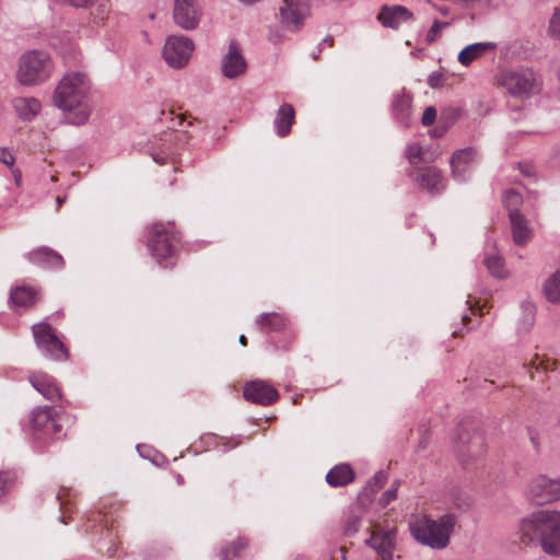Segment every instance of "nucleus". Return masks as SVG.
I'll list each match as a JSON object with an SVG mask.
<instances>
[{"instance_id":"1","label":"nucleus","mask_w":560,"mask_h":560,"mask_svg":"<svg viewBox=\"0 0 560 560\" xmlns=\"http://www.w3.org/2000/svg\"><path fill=\"white\" fill-rule=\"evenodd\" d=\"M91 81L85 72L71 71L59 81L54 92V104L63 112L73 113L72 125H83L91 114L89 94Z\"/></svg>"},{"instance_id":"2","label":"nucleus","mask_w":560,"mask_h":560,"mask_svg":"<svg viewBox=\"0 0 560 560\" xmlns=\"http://www.w3.org/2000/svg\"><path fill=\"white\" fill-rule=\"evenodd\" d=\"M521 540L540 546L545 553L560 557V512L536 511L521 520Z\"/></svg>"},{"instance_id":"3","label":"nucleus","mask_w":560,"mask_h":560,"mask_svg":"<svg viewBox=\"0 0 560 560\" xmlns=\"http://www.w3.org/2000/svg\"><path fill=\"white\" fill-rule=\"evenodd\" d=\"M455 524L454 514H445L439 520L421 516L410 523V533L419 544L432 549H443L450 542Z\"/></svg>"},{"instance_id":"4","label":"nucleus","mask_w":560,"mask_h":560,"mask_svg":"<svg viewBox=\"0 0 560 560\" xmlns=\"http://www.w3.org/2000/svg\"><path fill=\"white\" fill-rule=\"evenodd\" d=\"M55 70L50 55L33 49L23 52L18 60L16 80L23 86H37L50 79Z\"/></svg>"},{"instance_id":"5","label":"nucleus","mask_w":560,"mask_h":560,"mask_svg":"<svg viewBox=\"0 0 560 560\" xmlns=\"http://www.w3.org/2000/svg\"><path fill=\"white\" fill-rule=\"evenodd\" d=\"M500 85L513 97L525 100L541 90V78L532 68L517 67L501 73Z\"/></svg>"},{"instance_id":"6","label":"nucleus","mask_w":560,"mask_h":560,"mask_svg":"<svg viewBox=\"0 0 560 560\" xmlns=\"http://www.w3.org/2000/svg\"><path fill=\"white\" fill-rule=\"evenodd\" d=\"M454 451L463 465L478 459L486 453L483 433L466 422L460 423L454 436Z\"/></svg>"},{"instance_id":"7","label":"nucleus","mask_w":560,"mask_h":560,"mask_svg":"<svg viewBox=\"0 0 560 560\" xmlns=\"http://www.w3.org/2000/svg\"><path fill=\"white\" fill-rule=\"evenodd\" d=\"M32 331L36 346L44 357L54 361L68 359L69 353L67 348L49 324H35L32 327Z\"/></svg>"},{"instance_id":"8","label":"nucleus","mask_w":560,"mask_h":560,"mask_svg":"<svg viewBox=\"0 0 560 560\" xmlns=\"http://www.w3.org/2000/svg\"><path fill=\"white\" fill-rule=\"evenodd\" d=\"M178 241L179 238L173 231L171 223H167V225L162 223H154L152 225L150 248L152 256L158 261L171 257L175 252V246Z\"/></svg>"},{"instance_id":"9","label":"nucleus","mask_w":560,"mask_h":560,"mask_svg":"<svg viewBox=\"0 0 560 560\" xmlns=\"http://www.w3.org/2000/svg\"><path fill=\"white\" fill-rule=\"evenodd\" d=\"M194 48L192 40L186 36H168L163 47L164 60L170 67L180 69L188 63Z\"/></svg>"},{"instance_id":"10","label":"nucleus","mask_w":560,"mask_h":560,"mask_svg":"<svg viewBox=\"0 0 560 560\" xmlns=\"http://www.w3.org/2000/svg\"><path fill=\"white\" fill-rule=\"evenodd\" d=\"M202 8L197 0H174L173 21L184 31H194L202 19Z\"/></svg>"},{"instance_id":"11","label":"nucleus","mask_w":560,"mask_h":560,"mask_svg":"<svg viewBox=\"0 0 560 560\" xmlns=\"http://www.w3.org/2000/svg\"><path fill=\"white\" fill-rule=\"evenodd\" d=\"M31 425L36 439L54 438L61 432L52 407H37L31 413Z\"/></svg>"},{"instance_id":"12","label":"nucleus","mask_w":560,"mask_h":560,"mask_svg":"<svg viewBox=\"0 0 560 560\" xmlns=\"http://www.w3.org/2000/svg\"><path fill=\"white\" fill-rule=\"evenodd\" d=\"M279 11L282 24L290 31H298L310 14V1L283 0Z\"/></svg>"},{"instance_id":"13","label":"nucleus","mask_w":560,"mask_h":560,"mask_svg":"<svg viewBox=\"0 0 560 560\" xmlns=\"http://www.w3.org/2000/svg\"><path fill=\"white\" fill-rule=\"evenodd\" d=\"M478 152L474 148L457 150L451 158L452 176L458 183L469 179L475 165L478 163Z\"/></svg>"},{"instance_id":"14","label":"nucleus","mask_w":560,"mask_h":560,"mask_svg":"<svg viewBox=\"0 0 560 560\" xmlns=\"http://www.w3.org/2000/svg\"><path fill=\"white\" fill-rule=\"evenodd\" d=\"M243 396L253 404L268 406L278 400L279 393L267 381L255 380L245 384Z\"/></svg>"},{"instance_id":"15","label":"nucleus","mask_w":560,"mask_h":560,"mask_svg":"<svg viewBox=\"0 0 560 560\" xmlns=\"http://www.w3.org/2000/svg\"><path fill=\"white\" fill-rule=\"evenodd\" d=\"M247 62L241 51L238 44L232 40L229 44L226 54L221 60V70L225 78L235 79L245 73Z\"/></svg>"},{"instance_id":"16","label":"nucleus","mask_w":560,"mask_h":560,"mask_svg":"<svg viewBox=\"0 0 560 560\" xmlns=\"http://www.w3.org/2000/svg\"><path fill=\"white\" fill-rule=\"evenodd\" d=\"M556 479L538 476L528 485V495L537 504H545L555 500H559Z\"/></svg>"},{"instance_id":"17","label":"nucleus","mask_w":560,"mask_h":560,"mask_svg":"<svg viewBox=\"0 0 560 560\" xmlns=\"http://www.w3.org/2000/svg\"><path fill=\"white\" fill-rule=\"evenodd\" d=\"M409 175L415 183L429 192H441L445 189V179L436 167H419Z\"/></svg>"},{"instance_id":"18","label":"nucleus","mask_w":560,"mask_h":560,"mask_svg":"<svg viewBox=\"0 0 560 560\" xmlns=\"http://www.w3.org/2000/svg\"><path fill=\"white\" fill-rule=\"evenodd\" d=\"M390 112L393 118L402 127L407 128L411 125L412 96L406 91V89L393 94Z\"/></svg>"},{"instance_id":"19","label":"nucleus","mask_w":560,"mask_h":560,"mask_svg":"<svg viewBox=\"0 0 560 560\" xmlns=\"http://www.w3.org/2000/svg\"><path fill=\"white\" fill-rule=\"evenodd\" d=\"M412 12L402 5L382 7L377 20L385 27L398 28L402 23L411 20Z\"/></svg>"},{"instance_id":"20","label":"nucleus","mask_w":560,"mask_h":560,"mask_svg":"<svg viewBox=\"0 0 560 560\" xmlns=\"http://www.w3.org/2000/svg\"><path fill=\"white\" fill-rule=\"evenodd\" d=\"M27 258L32 264L45 269H60L65 265L62 256L47 246L30 252Z\"/></svg>"},{"instance_id":"21","label":"nucleus","mask_w":560,"mask_h":560,"mask_svg":"<svg viewBox=\"0 0 560 560\" xmlns=\"http://www.w3.org/2000/svg\"><path fill=\"white\" fill-rule=\"evenodd\" d=\"M32 386L47 400L52 402L60 399V389L52 376L46 373H33L30 375Z\"/></svg>"},{"instance_id":"22","label":"nucleus","mask_w":560,"mask_h":560,"mask_svg":"<svg viewBox=\"0 0 560 560\" xmlns=\"http://www.w3.org/2000/svg\"><path fill=\"white\" fill-rule=\"evenodd\" d=\"M395 537L394 530L373 533L368 544L376 550L383 560H392Z\"/></svg>"},{"instance_id":"23","label":"nucleus","mask_w":560,"mask_h":560,"mask_svg":"<svg viewBox=\"0 0 560 560\" xmlns=\"http://www.w3.org/2000/svg\"><path fill=\"white\" fill-rule=\"evenodd\" d=\"M494 49H497V44L492 42L474 43L466 46L459 51L457 60L462 66L468 67L471 65L472 61L481 58L488 51Z\"/></svg>"},{"instance_id":"24","label":"nucleus","mask_w":560,"mask_h":560,"mask_svg":"<svg viewBox=\"0 0 560 560\" xmlns=\"http://www.w3.org/2000/svg\"><path fill=\"white\" fill-rule=\"evenodd\" d=\"M13 107L22 120L30 121L40 112L42 104L35 97H15L13 100Z\"/></svg>"},{"instance_id":"25","label":"nucleus","mask_w":560,"mask_h":560,"mask_svg":"<svg viewBox=\"0 0 560 560\" xmlns=\"http://www.w3.org/2000/svg\"><path fill=\"white\" fill-rule=\"evenodd\" d=\"M295 110L291 104L284 103L277 110L273 125L279 137H285L291 130L294 121Z\"/></svg>"},{"instance_id":"26","label":"nucleus","mask_w":560,"mask_h":560,"mask_svg":"<svg viewBox=\"0 0 560 560\" xmlns=\"http://www.w3.org/2000/svg\"><path fill=\"white\" fill-rule=\"evenodd\" d=\"M510 221L512 226L513 241L516 245L525 244L529 238L532 231L527 221L520 211H511Z\"/></svg>"},{"instance_id":"27","label":"nucleus","mask_w":560,"mask_h":560,"mask_svg":"<svg viewBox=\"0 0 560 560\" xmlns=\"http://www.w3.org/2000/svg\"><path fill=\"white\" fill-rule=\"evenodd\" d=\"M354 480V471L348 464L332 467L326 475V481L331 487H343Z\"/></svg>"},{"instance_id":"28","label":"nucleus","mask_w":560,"mask_h":560,"mask_svg":"<svg viewBox=\"0 0 560 560\" xmlns=\"http://www.w3.org/2000/svg\"><path fill=\"white\" fill-rule=\"evenodd\" d=\"M285 324V317L279 313H264L257 319V325L266 332L280 330Z\"/></svg>"},{"instance_id":"29","label":"nucleus","mask_w":560,"mask_h":560,"mask_svg":"<svg viewBox=\"0 0 560 560\" xmlns=\"http://www.w3.org/2000/svg\"><path fill=\"white\" fill-rule=\"evenodd\" d=\"M10 300L21 307H28L36 302V291L27 287H18L11 291Z\"/></svg>"},{"instance_id":"30","label":"nucleus","mask_w":560,"mask_h":560,"mask_svg":"<svg viewBox=\"0 0 560 560\" xmlns=\"http://www.w3.org/2000/svg\"><path fill=\"white\" fill-rule=\"evenodd\" d=\"M483 264L493 277L503 279L508 276L504 260L497 253H487L483 259Z\"/></svg>"},{"instance_id":"31","label":"nucleus","mask_w":560,"mask_h":560,"mask_svg":"<svg viewBox=\"0 0 560 560\" xmlns=\"http://www.w3.org/2000/svg\"><path fill=\"white\" fill-rule=\"evenodd\" d=\"M544 293L548 301L560 304V271L555 272L546 280Z\"/></svg>"},{"instance_id":"32","label":"nucleus","mask_w":560,"mask_h":560,"mask_svg":"<svg viewBox=\"0 0 560 560\" xmlns=\"http://www.w3.org/2000/svg\"><path fill=\"white\" fill-rule=\"evenodd\" d=\"M523 317L518 320L517 331L520 334H525L529 331L535 323V305L533 303L526 302L522 304Z\"/></svg>"},{"instance_id":"33","label":"nucleus","mask_w":560,"mask_h":560,"mask_svg":"<svg viewBox=\"0 0 560 560\" xmlns=\"http://www.w3.org/2000/svg\"><path fill=\"white\" fill-rule=\"evenodd\" d=\"M247 546L244 538L234 541L230 547L223 548L220 552L221 560H233L241 555V551Z\"/></svg>"},{"instance_id":"34","label":"nucleus","mask_w":560,"mask_h":560,"mask_svg":"<svg viewBox=\"0 0 560 560\" xmlns=\"http://www.w3.org/2000/svg\"><path fill=\"white\" fill-rule=\"evenodd\" d=\"M503 203L509 210V214L511 211H518V206L522 203V196L513 190H506L503 195Z\"/></svg>"},{"instance_id":"35","label":"nucleus","mask_w":560,"mask_h":560,"mask_svg":"<svg viewBox=\"0 0 560 560\" xmlns=\"http://www.w3.org/2000/svg\"><path fill=\"white\" fill-rule=\"evenodd\" d=\"M386 481H387V475L383 470H380L368 482L366 490H371L372 493H375L376 491H378L380 489H382L384 487Z\"/></svg>"},{"instance_id":"36","label":"nucleus","mask_w":560,"mask_h":560,"mask_svg":"<svg viewBox=\"0 0 560 560\" xmlns=\"http://www.w3.org/2000/svg\"><path fill=\"white\" fill-rule=\"evenodd\" d=\"M406 156L410 164H419L422 161V149L418 143H410L406 149Z\"/></svg>"},{"instance_id":"37","label":"nucleus","mask_w":560,"mask_h":560,"mask_svg":"<svg viewBox=\"0 0 560 560\" xmlns=\"http://www.w3.org/2000/svg\"><path fill=\"white\" fill-rule=\"evenodd\" d=\"M448 25L450 22H441L435 20L427 34V42L430 44L434 43L438 39L441 30L447 27Z\"/></svg>"},{"instance_id":"38","label":"nucleus","mask_w":560,"mask_h":560,"mask_svg":"<svg viewBox=\"0 0 560 560\" xmlns=\"http://www.w3.org/2000/svg\"><path fill=\"white\" fill-rule=\"evenodd\" d=\"M549 34L560 39V8L555 11L549 22Z\"/></svg>"},{"instance_id":"39","label":"nucleus","mask_w":560,"mask_h":560,"mask_svg":"<svg viewBox=\"0 0 560 560\" xmlns=\"http://www.w3.org/2000/svg\"><path fill=\"white\" fill-rule=\"evenodd\" d=\"M14 478H15V475L11 471L0 472V497L3 495L7 490H9Z\"/></svg>"},{"instance_id":"40","label":"nucleus","mask_w":560,"mask_h":560,"mask_svg":"<svg viewBox=\"0 0 560 560\" xmlns=\"http://www.w3.org/2000/svg\"><path fill=\"white\" fill-rule=\"evenodd\" d=\"M397 486L398 481L395 482V486L390 489L386 490L380 498L378 503L383 508L387 506L392 501L397 498Z\"/></svg>"},{"instance_id":"41","label":"nucleus","mask_w":560,"mask_h":560,"mask_svg":"<svg viewBox=\"0 0 560 560\" xmlns=\"http://www.w3.org/2000/svg\"><path fill=\"white\" fill-rule=\"evenodd\" d=\"M361 520L357 515L349 516L345 525V534L348 536L354 535L360 527Z\"/></svg>"},{"instance_id":"42","label":"nucleus","mask_w":560,"mask_h":560,"mask_svg":"<svg viewBox=\"0 0 560 560\" xmlns=\"http://www.w3.org/2000/svg\"><path fill=\"white\" fill-rule=\"evenodd\" d=\"M436 118V109L433 106H429L424 109V113L421 118V122L423 126H431Z\"/></svg>"},{"instance_id":"43","label":"nucleus","mask_w":560,"mask_h":560,"mask_svg":"<svg viewBox=\"0 0 560 560\" xmlns=\"http://www.w3.org/2000/svg\"><path fill=\"white\" fill-rule=\"evenodd\" d=\"M444 81H445V78L442 73L440 72H432L429 77H428V84L430 88L432 89H438V88H441L443 84H444Z\"/></svg>"},{"instance_id":"44","label":"nucleus","mask_w":560,"mask_h":560,"mask_svg":"<svg viewBox=\"0 0 560 560\" xmlns=\"http://www.w3.org/2000/svg\"><path fill=\"white\" fill-rule=\"evenodd\" d=\"M15 158L13 156L12 152L7 148H0V163L12 167L14 165Z\"/></svg>"},{"instance_id":"45","label":"nucleus","mask_w":560,"mask_h":560,"mask_svg":"<svg viewBox=\"0 0 560 560\" xmlns=\"http://www.w3.org/2000/svg\"><path fill=\"white\" fill-rule=\"evenodd\" d=\"M62 1L66 3H69L72 7L85 8V7L93 4V2L95 0H62Z\"/></svg>"},{"instance_id":"46","label":"nucleus","mask_w":560,"mask_h":560,"mask_svg":"<svg viewBox=\"0 0 560 560\" xmlns=\"http://www.w3.org/2000/svg\"><path fill=\"white\" fill-rule=\"evenodd\" d=\"M151 156L154 160V162L158 164L163 165L166 162V153L165 152H162V153H153L152 152Z\"/></svg>"},{"instance_id":"47","label":"nucleus","mask_w":560,"mask_h":560,"mask_svg":"<svg viewBox=\"0 0 560 560\" xmlns=\"http://www.w3.org/2000/svg\"><path fill=\"white\" fill-rule=\"evenodd\" d=\"M438 12L441 13L442 15H447L450 14V9L445 5H439V7H435Z\"/></svg>"},{"instance_id":"48","label":"nucleus","mask_w":560,"mask_h":560,"mask_svg":"<svg viewBox=\"0 0 560 560\" xmlns=\"http://www.w3.org/2000/svg\"><path fill=\"white\" fill-rule=\"evenodd\" d=\"M332 42H334L332 36H326V37L323 39V42H322V43H323V44H327V45L331 46V45H332Z\"/></svg>"},{"instance_id":"49","label":"nucleus","mask_w":560,"mask_h":560,"mask_svg":"<svg viewBox=\"0 0 560 560\" xmlns=\"http://www.w3.org/2000/svg\"><path fill=\"white\" fill-rule=\"evenodd\" d=\"M66 201V198L65 197H60L58 196L56 198V202H57V206L60 207L63 202Z\"/></svg>"},{"instance_id":"50","label":"nucleus","mask_w":560,"mask_h":560,"mask_svg":"<svg viewBox=\"0 0 560 560\" xmlns=\"http://www.w3.org/2000/svg\"><path fill=\"white\" fill-rule=\"evenodd\" d=\"M240 342L243 345V346H246L247 345V339L244 335H241L240 336Z\"/></svg>"},{"instance_id":"51","label":"nucleus","mask_w":560,"mask_h":560,"mask_svg":"<svg viewBox=\"0 0 560 560\" xmlns=\"http://www.w3.org/2000/svg\"><path fill=\"white\" fill-rule=\"evenodd\" d=\"M556 482L558 483L557 485V488H558V497L560 499V477L558 479H556Z\"/></svg>"},{"instance_id":"52","label":"nucleus","mask_w":560,"mask_h":560,"mask_svg":"<svg viewBox=\"0 0 560 560\" xmlns=\"http://www.w3.org/2000/svg\"><path fill=\"white\" fill-rule=\"evenodd\" d=\"M557 75H558V79L560 80V62L557 66Z\"/></svg>"},{"instance_id":"53","label":"nucleus","mask_w":560,"mask_h":560,"mask_svg":"<svg viewBox=\"0 0 560 560\" xmlns=\"http://www.w3.org/2000/svg\"><path fill=\"white\" fill-rule=\"evenodd\" d=\"M14 176H15V182L19 183V178H20L21 174H19V176L15 174Z\"/></svg>"},{"instance_id":"54","label":"nucleus","mask_w":560,"mask_h":560,"mask_svg":"<svg viewBox=\"0 0 560 560\" xmlns=\"http://www.w3.org/2000/svg\"><path fill=\"white\" fill-rule=\"evenodd\" d=\"M468 319H469L468 315H464V316H463V320H465V322H466V320H468Z\"/></svg>"},{"instance_id":"55","label":"nucleus","mask_w":560,"mask_h":560,"mask_svg":"<svg viewBox=\"0 0 560 560\" xmlns=\"http://www.w3.org/2000/svg\"><path fill=\"white\" fill-rule=\"evenodd\" d=\"M57 499L61 500V494L60 493H58Z\"/></svg>"}]
</instances>
